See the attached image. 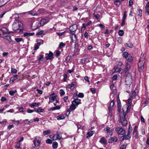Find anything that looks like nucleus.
Returning a JSON list of instances; mask_svg holds the SVG:
<instances>
[{
  "label": "nucleus",
  "instance_id": "09e8293b",
  "mask_svg": "<svg viewBox=\"0 0 149 149\" xmlns=\"http://www.w3.org/2000/svg\"><path fill=\"white\" fill-rule=\"evenodd\" d=\"M93 16L96 18L97 19H98V18L100 17V15L99 14H95V13L93 14Z\"/></svg>",
  "mask_w": 149,
  "mask_h": 149
},
{
  "label": "nucleus",
  "instance_id": "39448f33",
  "mask_svg": "<svg viewBox=\"0 0 149 149\" xmlns=\"http://www.w3.org/2000/svg\"><path fill=\"white\" fill-rule=\"evenodd\" d=\"M145 61V58H141L139 60L138 63V66L139 67V70L140 72H141L144 68V64Z\"/></svg>",
  "mask_w": 149,
  "mask_h": 149
},
{
  "label": "nucleus",
  "instance_id": "f704fd0d",
  "mask_svg": "<svg viewBox=\"0 0 149 149\" xmlns=\"http://www.w3.org/2000/svg\"><path fill=\"white\" fill-rule=\"evenodd\" d=\"M51 130H47L44 131L43 132V133L44 135H48L51 133Z\"/></svg>",
  "mask_w": 149,
  "mask_h": 149
},
{
  "label": "nucleus",
  "instance_id": "c756f323",
  "mask_svg": "<svg viewBox=\"0 0 149 149\" xmlns=\"http://www.w3.org/2000/svg\"><path fill=\"white\" fill-rule=\"evenodd\" d=\"M94 133V131H91L88 132L87 134V138H88V137H90L92 136Z\"/></svg>",
  "mask_w": 149,
  "mask_h": 149
},
{
  "label": "nucleus",
  "instance_id": "864d4df0",
  "mask_svg": "<svg viewBox=\"0 0 149 149\" xmlns=\"http://www.w3.org/2000/svg\"><path fill=\"white\" fill-rule=\"evenodd\" d=\"M114 4L116 5L119 6L120 4V1L118 0H117L114 2Z\"/></svg>",
  "mask_w": 149,
  "mask_h": 149
},
{
  "label": "nucleus",
  "instance_id": "c03bdc74",
  "mask_svg": "<svg viewBox=\"0 0 149 149\" xmlns=\"http://www.w3.org/2000/svg\"><path fill=\"white\" fill-rule=\"evenodd\" d=\"M37 44L40 45L43 43V41L40 39H38L37 40Z\"/></svg>",
  "mask_w": 149,
  "mask_h": 149
},
{
  "label": "nucleus",
  "instance_id": "0eeeda50",
  "mask_svg": "<svg viewBox=\"0 0 149 149\" xmlns=\"http://www.w3.org/2000/svg\"><path fill=\"white\" fill-rule=\"evenodd\" d=\"M105 132L107 134L106 137L108 138L111 136L112 134L113 130L109 127H107L106 129H104Z\"/></svg>",
  "mask_w": 149,
  "mask_h": 149
},
{
  "label": "nucleus",
  "instance_id": "bf43d9fd",
  "mask_svg": "<svg viewBox=\"0 0 149 149\" xmlns=\"http://www.w3.org/2000/svg\"><path fill=\"white\" fill-rule=\"evenodd\" d=\"M90 91L93 94H94L95 93V88H90Z\"/></svg>",
  "mask_w": 149,
  "mask_h": 149
},
{
  "label": "nucleus",
  "instance_id": "a19ab883",
  "mask_svg": "<svg viewBox=\"0 0 149 149\" xmlns=\"http://www.w3.org/2000/svg\"><path fill=\"white\" fill-rule=\"evenodd\" d=\"M127 11H125L124 13L123 19L122 20H125V19L127 16Z\"/></svg>",
  "mask_w": 149,
  "mask_h": 149
},
{
  "label": "nucleus",
  "instance_id": "603ef678",
  "mask_svg": "<svg viewBox=\"0 0 149 149\" xmlns=\"http://www.w3.org/2000/svg\"><path fill=\"white\" fill-rule=\"evenodd\" d=\"M60 96H62L65 95V93L63 90L61 89L60 90Z\"/></svg>",
  "mask_w": 149,
  "mask_h": 149
},
{
  "label": "nucleus",
  "instance_id": "20e7f679",
  "mask_svg": "<svg viewBox=\"0 0 149 149\" xmlns=\"http://www.w3.org/2000/svg\"><path fill=\"white\" fill-rule=\"evenodd\" d=\"M41 140V137L39 136L36 137L34 141L35 148L37 149L38 148Z\"/></svg>",
  "mask_w": 149,
  "mask_h": 149
},
{
  "label": "nucleus",
  "instance_id": "412c9836",
  "mask_svg": "<svg viewBox=\"0 0 149 149\" xmlns=\"http://www.w3.org/2000/svg\"><path fill=\"white\" fill-rule=\"evenodd\" d=\"M116 97V95L115 94V93H114L113 92L110 93V98L111 101H114V100Z\"/></svg>",
  "mask_w": 149,
  "mask_h": 149
},
{
  "label": "nucleus",
  "instance_id": "423d86ee",
  "mask_svg": "<svg viewBox=\"0 0 149 149\" xmlns=\"http://www.w3.org/2000/svg\"><path fill=\"white\" fill-rule=\"evenodd\" d=\"M138 91V89L136 88L132 91V93L130 94L131 98H135L136 99H138L139 98V97L137 95Z\"/></svg>",
  "mask_w": 149,
  "mask_h": 149
},
{
  "label": "nucleus",
  "instance_id": "4468645a",
  "mask_svg": "<svg viewBox=\"0 0 149 149\" xmlns=\"http://www.w3.org/2000/svg\"><path fill=\"white\" fill-rule=\"evenodd\" d=\"M76 82L74 81L72 82L71 84H68L66 87V88H70L71 90H73L75 85Z\"/></svg>",
  "mask_w": 149,
  "mask_h": 149
},
{
  "label": "nucleus",
  "instance_id": "9d476101",
  "mask_svg": "<svg viewBox=\"0 0 149 149\" xmlns=\"http://www.w3.org/2000/svg\"><path fill=\"white\" fill-rule=\"evenodd\" d=\"M47 22L48 21H47L46 19H42L40 20L39 23L38 24L37 28H38L41 26H43L45 24H46Z\"/></svg>",
  "mask_w": 149,
  "mask_h": 149
},
{
  "label": "nucleus",
  "instance_id": "393cba45",
  "mask_svg": "<svg viewBox=\"0 0 149 149\" xmlns=\"http://www.w3.org/2000/svg\"><path fill=\"white\" fill-rule=\"evenodd\" d=\"M130 54H129L128 52H123L122 54V56L123 57L125 58L126 59V58L128 57L130 55Z\"/></svg>",
  "mask_w": 149,
  "mask_h": 149
},
{
  "label": "nucleus",
  "instance_id": "6e6552de",
  "mask_svg": "<svg viewBox=\"0 0 149 149\" xmlns=\"http://www.w3.org/2000/svg\"><path fill=\"white\" fill-rule=\"evenodd\" d=\"M45 56V58L47 60H51L53 58V53L51 52H49V54H46Z\"/></svg>",
  "mask_w": 149,
  "mask_h": 149
},
{
  "label": "nucleus",
  "instance_id": "e2e57ef3",
  "mask_svg": "<svg viewBox=\"0 0 149 149\" xmlns=\"http://www.w3.org/2000/svg\"><path fill=\"white\" fill-rule=\"evenodd\" d=\"M79 97L82 98L84 97V94L82 93H79L78 95Z\"/></svg>",
  "mask_w": 149,
  "mask_h": 149
},
{
  "label": "nucleus",
  "instance_id": "c85d7f7f",
  "mask_svg": "<svg viewBox=\"0 0 149 149\" xmlns=\"http://www.w3.org/2000/svg\"><path fill=\"white\" fill-rule=\"evenodd\" d=\"M7 1L5 0H0V7L5 5Z\"/></svg>",
  "mask_w": 149,
  "mask_h": 149
},
{
  "label": "nucleus",
  "instance_id": "69168bd1",
  "mask_svg": "<svg viewBox=\"0 0 149 149\" xmlns=\"http://www.w3.org/2000/svg\"><path fill=\"white\" fill-rule=\"evenodd\" d=\"M46 143L48 144H51L52 143V141L50 139H48L46 140Z\"/></svg>",
  "mask_w": 149,
  "mask_h": 149
},
{
  "label": "nucleus",
  "instance_id": "8fccbe9b",
  "mask_svg": "<svg viewBox=\"0 0 149 149\" xmlns=\"http://www.w3.org/2000/svg\"><path fill=\"white\" fill-rule=\"evenodd\" d=\"M4 38L8 40L9 41H11V37L9 35H7L4 37Z\"/></svg>",
  "mask_w": 149,
  "mask_h": 149
},
{
  "label": "nucleus",
  "instance_id": "3c124183",
  "mask_svg": "<svg viewBox=\"0 0 149 149\" xmlns=\"http://www.w3.org/2000/svg\"><path fill=\"white\" fill-rule=\"evenodd\" d=\"M17 92L16 90L15 91H10L9 92V94L11 95H13L14 94Z\"/></svg>",
  "mask_w": 149,
  "mask_h": 149
},
{
  "label": "nucleus",
  "instance_id": "cd10ccee",
  "mask_svg": "<svg viewBox=\"0 0 149 149\" xmlns=\"http://www.w3.org/2000/svg\"><path fill=\"white\" fill-rule=\"evenodd\" d=\"M125 139L126 140L130 139L131 137V134L127 133V134L125 135H124Z\"/></svg>",
  "mask_w": 149,
  "mask_h": 149
},
{
  "label": "nucleus",
  "instance_id": "5701e85b",
  "mask_svg": "<svg viewBox=\"0 0 149 149\" xmlns=\"http://www.w3.org/2000/svg\"><path fill=\"white\" fill-rule=\"evenodd\" d=\"M131 67V64L129 62H127L126 63L125 67L126 72L128 71Z\"/></svg>",
  "mask_w": 149,
  "mask_h": 149
},
{
  "label": "nucleus",
  "instance_id": "f8f14e48",
  "mask_svg": "<svg viewBox=\"0 0 149 149\" xmlns=\"http://www.w3.org/2000/svg\"><path fill=\"white\" fill-rule=\"evenodd\" d=\"M77 28V26L76 24H74L69 28L70 33H74Z\"/></svg>",
  "mask_w": 149,
  "mask_h": 149
},
{
  "label": "nucleus",
  "instance_id": "e433bc0d",
  "mask_svg": "<svg viewBox=\"0 0 149 149\" xmlns=\"http://www.w3.org/2000/svg\"><path fill=\"white\" fill-rule=\"evenodd\" d=\"M60 107L59 106H57L56 107H53V108L50 109V110H59L60 109Z\"/></svg>",
  "mask_w": 149,
  "mask_h": 149
},
{
  "label": "nucleus",
  "instance_id": "37998d69",
  "mask_svg": "<svg viewBox=\"0 0 149 149\" xmlns=\"http://www.w3.org/2000/svg\"><path fill=\"white\" fill-rule=\"evenodd\" d=\"M125 45H126L128 47L130 48H132L133 46V44L131 43H126Z\"/></svg>",
  "mask_w": 149,
  "mask_h": 149
},
{
  "label": "nucleus",
  "instance_id": "5fc2aeb1",
  "mask_svg": "<svg viewBox=\"0 0 149 149\" xmlns=\"http://www.w3.org/2000/svg\"><path fill=\"white\" fill-rule=\"evenodd\" d=\"M123 70L121 68H118L116 71L120 73H122Z\"/></svg>",
  "mask_w": 149,
  "mask_h": 149
},
{
  "label": "nucleus",
  "instance_id": "774afa93",
  "mask_svg": "<svg viewBox=\"0 0 149 149\" xmlns=\"http://www.w3.org/2000/svg\"><path fill=\"white\" fill-rule=\"evenodd\" d=\"M117 64L119 66H121L123 64L122 62L119 61L117 62Z\"/></svg>",
  "mask_w": 149,
  "mask_h": 149
},
{
  "label": "nucleus",
  "instance_id": "6ab92c4d",
  "mask_svg": "<svg viewBox=\"0 0 149 149\" xmlns=\"http://www.w3.org/2000/svg\"><path fill=\"white\" fill-rule=\"evenodd\" d=\"M117 138L116 136H113L111 137L109 139V143H111L113 142H116L117 141Z\"/></svg>",
  "mask_w": 149,
  "mask_h": 149
},
{
  "label": "nucleus",
  "instance_id": "13d9d810",
  "mask_svg": "<svg viewBox=\"0 0 149 149\" xmlns=\"http://www.w3.org/2000/svg\"><path fill=\"white\" fill-rule=\"evenodd\" d=\"M117 41L118 43H121L123 41L122 38L121 37H119L117 39Z\"/></svg>",
  "mask_w": 149,
  "mask_h": 149
},
{
  "label": "nucleus",
  "instance_id": "4be33fe9",
  "mask_svg": "<svg viewBox=\"0 0 149 149\" xmlns=\"http://www.w3.org/2000/svg\"><path fill=\"white\" fill-rule=\"evenodd\" d=\"M114 103V101H111L110 103L109 106L108 108L109 111L110 112L112 108L113 107Z\"/></svg>",
  "mask_w": 149,
  "mask_h": 149
},
{
  "label": "nucleus",
  "instance_id": "c9c22d12",
  "mask_svg": "<svg viewBox=\"0 0 149 149\" xmlns=\"http://www.w3.org/2000/svg\"><path fill=\"white\" fill-rule=\"evenodd\" d=\"M76 106L75 105L72 103V104L70 107V109L72 110H74L76 109Z\"/></svg>",
  "mask_w": 149,
  "mask_h": 149
},
{
  "label": "nucleus",
  "instance_id": "1a4fd4ad",
  "mask_svg": "<svg viewBox=\"0 0 149 149\" xmlns=\"http://www.w3.org/2000/svg\"><path fill=\"white\" fill-rule=\"evenodd\" d=\"M61 135H60V134L58 133V132H57L56 134H54L52 136V140L55 141L57 139L60 140L61 139Z\"/></svg>",
  "mask_w": 149,
  "mask_h": 149
},
{
  "label": "nucleus",
  "instance_id": "49530a36",
  "mask_svg": "<svg viewBox=\"0 0 149 149\" xmlns=\"http://www.w3.org/2000/svg\"><path fill=\"white\" fill-rule=\"evenodd\" d=\"M34 111L38 113H42L43 112L44 109L41 108H39Z\"/></svg>",
  "mask_w": 149,
  "mask_h": 149
},
{
  "label": "nucleus",
  "instance_id": "bb28decb",
  "mask_svg": "<svg viewBox=\"0 0 149 149\" xmlns=\"http://www.w3.org/2000/svg\"><path fill=\"white\" fill-rule=\"evenodd\" d=\"M126 59L128 61V62L130 63L133 61V58L131 55L130 54L129 56L128 57L126 58Z\"/></svg>",
  "mask_w": 149,
  "mask_h": 149
},
{
  "label": "nucleus",
  "instance_id": "6e6d98bb",
  "mask_svg": "<svg viewBox=\"0 0 149 149\" xmlns=\"http://www.w3.org/2000/svg\"><path fill=\"white\" fill-rule=\"evenodd\" d=\"M11 72L15 74L17 72V70L15 68H11Z\"/></svg>",
  "mask_w": 149,
  "mask_h": 149
},
{
  "label": "nucleus",
  "instance_id": "f257e3e1",
  "mask_svg": "<svg viewBox=\"0 0 149 149\" xmlns=\"http://www.w3.org/2000/svg\"><path fill=\"white\" fill-rule=\"evenodd\" d=\"M22 24L19 20H15L12 25L13 30L17 32L21 31L22 29Z\"/></svg>",
  "mask_w": 149,
  "mask_h": 149
},
{
  "label": "nucleus",
  "instance_id": "aec40b11",
  "mask_svg": "<svg viewBox=\"0 0 149 149\" xmlns=\"http://www.w3.org/2000/svg\"><path fill=\"white\" fill-rule=\"evenodd\" d=\"M18 75H15L13 76H12L11 78L10 81V82L12 83L13 81L17 79Z\"/></svg>",
  "mask_w": 149,
  "mask_h": 149
},
{
  "label": "nucleus",
  "instance_id": "b1692460",
  "mask_svg": "<svg viewBox=\"0 0 149 149\" xmlns=\"http://www.w3.org/2000/svg\"><path fill=\"white\" fill-rule=\"evenodd\" d=\"M29 14L31 15L32 16H35L37 15V13L36 11L35 10H32L28 12Z\"/></svg>",
  "mask_w": 149,
  "mask_h": 149
},
{
  "label": "nucleus",
  "instance_id": "7ed1b4c3",
  "mask_svg": "<svg viewBox=\"0 0 149 149\" xmlns=\"http://www.w3.org/2000/svg\"><path fill=\"white\" fill-rule=\"evenodd\" d=\"M132 76L130 73H128L125 79V82L126 84L128 86H130L132 83Z\"/></svg>",
  "mask_w": 149,
  "mask_h": 149
},
{
  "label": "nucleus",
  "instance_id": "338daca9",
  "mask_svg": "<svg viewBox=\"0 0 149 149\" xmlns=\"http://www.w3.org/2000/svg\"><path fill=\"white\" fill-rule=\"evenodd\" d=\"M60 51H59V50L57 51L56 52V54H55L56 56V57H57L60 55Z\"/></svg>",
  "mask_w": 149,
  "mask_h": 149
},
{
  "label": "nucleus",
  "instance_id": "dca6fc26",
  "mask_svg": "<svg viewBox=\"0 0 149 149\" xmlns=\"http://www.w3.org/2000/svg\"><path fill=\"white\" fill-rule=\"evenodd\" d=\"M72 103L75 105L76 106H77L78 105L81 103V100L78 99H74L72 101Z\"/></svg>",
  "mask_w": 149,
  "mask_h": 149
},
{
  "label": "nucleus",
  "instance_id": "58836bf2",
  "mask_svg": "<svg viewBox=\"0 0 149 149\" xmlns=\"http://www.w3.org/2000/svg\"><path fill=\"white\" fill-rule=\"evenodd\" d=\"M56 118L58 120H60L64 119L65 118V117L64 116L61 115L57 116Z\"/></svg>",
  "mask_w": 149,
  "mask_h": 149
},
{
  "label": "nucleus",
  "instance_id": "a18cd8bd",
  "mask_svg": "<svg viewBox=\"0 0 149 149\" xmlns=\"http://www.w3.org/2000/svg\"><path fill=\"white\" fill-rule=\"evenodd\" d=\"M15 40L17 42H19L22 41H23V40L22 38H15Z\"/></svg>",
  "mask_w": 149,
  "mask_h": 149
},
{
  "label": "nucleus",
  "instance_id": "0e129e2a",
  "mask_svg": "<svg viewBox=\"0 0 149 149\" xmlns=\"http://www.w3.org/2000/svg\"><path fill=\"white\" fill-rule=\"evenodd\" d=\"M43 57H44L43 55H40L39 56V57L38 59L37 60L39 61H41V59L42 58H43Z\"/></svg>",
  "mask_w": 149,
  "mask_h": 149
},
{
  "label": "nucleus",
  "instance_id": "f03ea898",
  "mask_svg": "<svg viewBox=\"0 0 149 149\" xmlns=\"http://www.w3.org/2000/svg\"><path fill=\"white\" fill-rule=\"evenodd\" d=\"M126 115V113L125 112L119 114L120 122L123 126H125L127 124V121L125 119Z\"/></svg>",
  "mask_w": 149,
  "mask_h": 149
},
{
  "label": "nucleus",
  "instance_id": "ddd939ff",
  "mask_svg": "<svg viewBox=\"0 0 149 149\" xmlns=\"http://www.w3.org/2000/svg\"><path fill=\"white\" fill-rule=\"evenodd\" d=\"M70 37L72 41L73 42H75L77 40V36L74 33H70Z\"/></svg>",
  "mask_w": 149,
  "mask_h": 149
},
{
  "label": "nucleus",
  "instance_id": "2eb2a0df",
  "mask_svg": "<svg viewBox=\"0 0 149 149\" xmlns=\"http://www.w3.org/2000/svg\"><path fill=\"white\" fill-rule=\"evenodd\" d=\"M56 98V96L54 95V93H53L50 95L49 97V104L50 102H54Z\"/></svg>",
  "mask_w": 149,
  "mask_h": 149
},
{
  "label": "nucleus",
  "instance_id": "2f4dec72",
  "mask_svg": "<svg viewBox=\"0 0 149 149\" xmlns=\"http://www.w3.org/2000/svg\"><path fill=\"white\" fill-rule=\"evenodd\" d=\"M142 10L141 9H139L136 11V14L138 16L141 17L142 16Z\"/></svg>",
  "mask_w": 149,
  "mask_h": 149
},
{
  "label": "nucleus",
  "instance_id": "ea45409f",
  "mask_svg": "<svg viewBox=\"0 0 149 149\" xmlns=\"http://www.w3.org/2000/svg\"><path fill=\"white\" fill-rule=\"evenodd\" d=\"M110 88L111 91L113 92H115L116 91V89L114 87V84H112L110 86Z\"/></svg>",
  "mask_w": 149,
  "mask_h": 149
},
{
  "label": "nucleus",
  "instance_id": "680f3d73",
  "mask_svg": "<svg viewBox=\"0 0 149 149\" xmlns=\"http://www.w3.org/2000/svg\"><path fill=\"white\" fill-rule=\"evenodd\" d=\"M117 104H118V108L119 107V106H120V100H119V99L118 97H117Z\"/></svg>",
  "mask_w": 149,
  "mask_h": 149
},
{
  "label": "nucleus",
  "instance_id": "4c0bfd02",
  "mask_svg": "<svg viewBox=\"0 0 149 149\" xmlns=\"http://www.w3.org/2000/svg\"><path fill=\"white\" fill-rule=\"evenodd\" d=\"M52 146L53 148H56L58 147V143L56 141L52 143Z\"/></svg>",
  "mask_w": 149,
  "mask_h": 149
},
{
  "label": "nucleus",
  "instance_id": "f3484780",
  "mask_svg": "<svg viewBox=\"0 0 149 149\" xmlns=\"http://www.w3.org/2000/svg\"><path fill=\"white\" fill-rule=\"evenodd\" d=\"M132 100L130 98L128 99L127 107V111H129L130 110L132 103Z\"/></svg>",
  "mask_w": 149,
  "mask_h": 149
},
{
  "label": "nucleus",
  "instance_id": "9b49d317",
  "mask_svg": "<svg viewBox=\"0 0 149 149\" xmlns=\"http://www.w3.org/2000/svg\"><path fill=\"white\" fill-rule=\"evenodd\" d=\"M115 130L119 134L123 135L125 132V130L121 128H116Z\"/></svg>",
  "mask_w": 149,
  "mask_h": 149
},
{
  "label": "nucleus",
  "instance_id": "79ce46f5",
  "mask_svg": "<svg viewBox=\"0 0 149 149\" xmlns=\"http://www.w3.org/2000/svg\"><path fill=\"white\" fill-rule=\"evenodd\" d=\"M65 45V44L62 42H61L59 45V48H63Z\"/></svg>",
  "mask_w": 149,
  "mask_h": 149
},
{
  "label": "nucleus",
  "instance_id": "72a5a7b5",
  "mask_svg": "<svg viewBox=\"0 0 149 149\" xmlns=\"http://www.w3.org/2000/svg\"><path fill=\"white\" fill-rule=\"evenodd\" d=\"M30 106L31 107L34 108V107H38L39 104L38 103L35 102L31 104Z\"/></svg>",
  "mask_w": 149,
  "mask_h": 149
},
{
  "label": "nucleus",
  "instance_id": "a878e982",
  "mask_svg": "<svg viewBox=\"0 0 149 149\" xmlns=\"http://www.w3.org/2000/svg\"><path fill=\"white\" fill-rule=\"evenodd\" d=\"M1 31L4 34H9V33L7 31V29L6 28H3L1 29Z\"/></svg>",
  "mask_w": 149,
  "mask_h": 149
},
{
  "label": "nucleus",
  "instance_id": "a211bd4d",
  "mask_svg": "<svg viewBox=\"0 0 149 149\" xmlns=\"http://www.w3.org/2000/svg\"><path fill=\"white\" fill-rule=\"evenodd\" d=\"M99 142L100 143L104 145H105L107 143V140L104 137H102L100 139Z\"/></svg>",
  "mask_w": 149,
  "mask_h": 149
},
{
  "label": "nucleus",
  "instance_id": "4d7b16f0",
  "mask_svg": "<svg viewBox=\"0 0 149 149\" xmlns=\"http://www.w3.org/2000/svg\"><path fill=\"white\" fill-rule=\"evenodd\" d=\"M12 121L15 125H17L20 123V122L19 120H12Z\"/></svg>",
  "mask_w": 149,
  "mask_h": 149
},
{
  "label": "nucleus",
  "instance_id": "473e14b6",
  "mask_svg": "<svg viewBox=\"0 0 149 149\" xmlns=\"http://www.w3.org/2000/svg\"><path fill=\"white\" fill-rule=\"evenodd\" d=\"M79 45L78 43H76L74 47V50L76 52H78L79 51Z\"/></svg>",
  "mask_w": 149,
  "mask_h": 149
},
{
  "label": "nucleus",
  "instance_id": "052dcab7",
  "mask_svg": "<svg viewBox=\"0 0 149 149\" xmlns=\"http://www.w3.org/2000/svg\"><path fill=\"white\" fill-rule=\"evenodd\" d=\"M20 142H17V145L16 146H15V148L17 149H19V148H20Z\"/></svg>",
  "mask_w": 149,
  "mask_h": 149
},
{
  "label": "nucleus",
  "instance_id": "7c9ffc66",
  "mask_svg": "<svg viewBox=\"0 0 149 149\" xmlns=\"http://www.w3.org/2000/svg\"><path fill=\"white\" fill-rule=\"evenodd\" d=\"M35 33L33 32L32 33L26 32L24 34V36H32Z\"/></svg>",
  "mask_w": 149,
  "mask_h": 149
},
{
  "label": "nucleus",
  "instance_id": "de8ad7c7",
  "mask_svg": "<svg viewBox=\"0 0 149 149\" xmlns=\"http://www.w3.org/2000/svg\"><path fill=\"white\" fill-rule=\"evenodd\" d=\"M124 34V31L122 30H120L118 32V34L119 35L121 36H123Z\"/></svg>",
  "mask_w": 149,
  "mask_h": 149
}]
</instances>
